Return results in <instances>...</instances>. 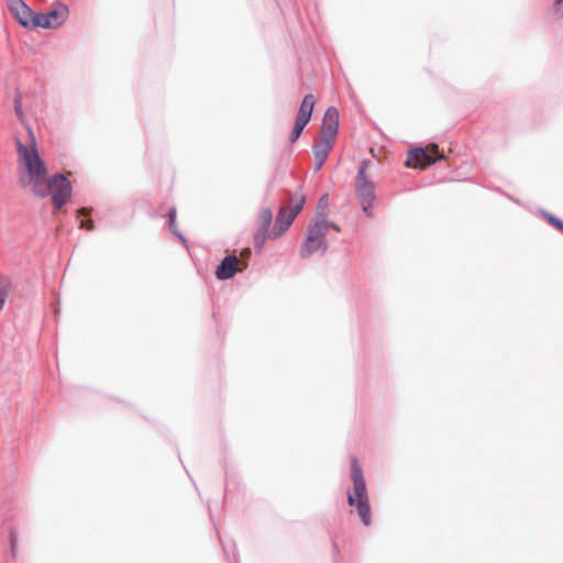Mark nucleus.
I'll return each instance as SVG.
<instances>
[{
  "label": "nucleus",
  "instance_id": "8",
  "mask_svg": "<svg viewBox=\"0 0 563 563\" xmlns=\"http://www.w3.org/2000/svg\"><path fill=\"white\" fill-rule=\"evenodd\" d=\"M333 140L319 136L313 144V167L320 170L325 163L333 145Z\"/></svg>",
  "mask_w": 563,
  "mask_h": 563
},
{
  "label": "nucleus",
  "instance_id": "23",
  "mask_svg": "<svg viewBox=\"0 0 563 563\" xmlns=\"http://www.w3.org/2000/svg\"><path fill=\"white\" fill-rule=\"evenodd\" d=\"M15 543L12 541V551H14Z\"/></svg>",
  "mask_w": 563,
  "mask_h": 563
},
{
  "label": "nucleus",
  "instance_id": "3",
  "mask_svg": "<svg viewBox=\"0 0 563 563\" xmlns=\"http://www.w3.org/2000/svg\"><path fill=\"white\" fill-rule=\"evenodd\" d=\"M306 203V196L296 192L291 196L286 206L282 207L277 213L274 228L268 234L269 239H276L285 233L292 224L296 217L300 213Z\"/></svg>",
  "mask_w": 563,
  "mask_h": 563
},
{
  "label": "nucleus",
  "instance_id": "16",
  "mask_svg": "<svg viewBox=\"0 0 563 563\" xmlns=\"http://www.w3.org/2000/svg\"><path fill=\"white\" fill-rule=\"evenodd\" d=\"M8 295V283L0 278V311L2 310Z\"/></svg>",
  "mask_w": 563,
  "mask_h": 563
},
{
  "label": "nucleus",
  "instance_id": "4",
  "mask_svg": "<svg viewBox=\"0 0 563 563\" xmlns=\"http://www.w3.org/2000/svg\"><path fill=\"white\" fill-rule=\"evenodd\" d=\"M67 15L68 10L62 4L45 13L33 12L27 27L55 29L66 21Z\"/></svg>",
  "mask_w": 563,
  "mask_h": 563
},
{
  "label": "nucleus",
  "instance_id": "22",
  "mask_svg": "<svg viewBox=\"0 0 563 563\" xmlns=\"http://www.w3.org/2000/svg\"><path fill=\"white\" fill-rule=\"evenodd\" d=\"M347 503L352 506V493L347 492Z\"/></svg>",
  "mask_w": 563,
  "mask_h": 563
},
{
  "label": "nucleus",
  "instance_id": "14",
  "mask_svg": "<svg viewBox=\"0 0 563 563\" xmlns=\"http://www.w3.org/2000/svg\"><path fill=\"white\" fill-rule=\"evenodd\" d=\"M329 207V196L323 195L318 202L317 206V213L312 221H318L320 219L321 221H328L325 219L327 209Z\"/></svg>",
  "mask_w": 563,
  "mask_h": 563
},
{
  "label": "nucleus",
  "instance_id": "11",
  "mask_svg": "<svg viewBox=\"0 0 563 563\" xmlns=\"http://www.w3.org/2000/svg\"><path fill=\"white\" fill-rule=\"evenodd\" d=\"M339 125V112L335 108H329L324 114L320 136L335 140Z\"/></svg>",
  "mask_w": 563,
  "mask_h": 563
},
{
  "label": "nucleus",
  "instance_id": "17",
  "mask_svg": "<svg viewBox=\"0 0 563 563\" xmlns=\"http://www.w3.org/2000/svg\"><path fill=\"white\" fill-rule=\"evenodd\" d=\"M79 228L86 229L88 231H92L95 229L93 221L91 219L80 220Z\"/></svg>",
  "mask_w": 563,
  "mask_h": 563
},
{
  "label": "nucleus",
  "instance_id": "1",
  "mask_svg": "<svg viewBox=\"0 0 563 563\" xmlns=\"http://www.w3.org/2000/svg\"><path fill=\"white\" fill-rule=\"evenodd\" d=\"M29 143L16 140L18 175L22 188L40 198L52 196L56 210H60L71 196V185L63 174L47 177L48 170L36 147L32 129L26 125Z\"/></svg>",
  "mask_w": 563,
  "mask_h": 563
},
{
  "label": "nucleus",
  "instance_id": "2",
  "mask_svg": "<svg viewBox=\"0 0 563 563\" xmlns=\"http://www.w3.org/2000/svg\"><path fill=\"white\" fill-rule=\"evenodd\" d=\"M329 229H333L338 232L341 231L335 223L329 221L318 219V221L310 222L307 228L306 238L300 246V256L302 258H309L317 252L324 253L327 251L328 244L325 242V234Z\"/></svg>",
  "mask_w": 563,
  "mask_h": 563
},
{
  "label": "nucleus",
  "instance_id": "19",
  "mask_svg": "<svg viewBox=\"0 0 563 563\" xmlns=\"http://www.w3.org/2000/svg\"><path fill=\"white\" fill-rule=\"evenodd\" d=\"M169 225H170V228H174V225H175V212L174 211H170V213H169Z\"/></svg>",
  "mask_w": 563,
  "mask_h": 563
},
{
  "label": "nucleus",
  "instance_id": "13",
  "mask_svg": "<svg viewBox=\"0 0 563 563\" xmlns=\"http://www.w3.org/2000/svg\"><path fill=\"white\" fill-rule=\"evenodd\" d=\"M272 220H273V212L271 209H263L260 212L257 222H258V230H260L261 236L257 235L255 238L256 243H258V241H260V243L263 244L264 240L266 238H268V234L271 233L269 227H271Z\"/></svg>",
  "mask_w": 563,
  "mask_h": 563
},
{
  "label": "nucleus",
  "instance_id": "7",
  "mask_svg": "<svg viewBox=\"0 0 563 563\" xmlns=\"http://www.w3.org/2000/svg\"><path fill=\"white\" fill-rule=\"evenodd\" d=\"M313 107H314V97L313 95L309 93V95H306L301 104H300V108H299V111H298V114H297V118H296V121H295V124H294V129L291 131V134H290V141L291 142H295L298 140V137L300 136L303 128L307 125V123L310 121V118H311V114H312V111H313Z\"/></svg>",
  "mask_w": 563,
  "mask_h": 563
},
{
  "label": "nucleus",
  "instance_id": "12",
  "mask_svg": "<svg viewBox=\"0 0 563 563\" xmlns=\"http://www.w3.org/2000/svg\"><path fill=\"white\" fill-rule=\"evenodd\" d=\"M8 9L15 16L19 23L29 26L33 11L22 0H8Z\"/></svg>",
  "mask_w": 563,
  "mask_h": 563
},
{
  "label": "nucleus",
  "instance_id": "10",
  "mask_svg": "<svg viewBox=\"0 0 563 563\" xmlns=\"http://www.w3.org/2000/svg\"><path fill=\"white\" fill-rule=\"evenodd\" d=\"M242 263L235 255L225 256L221 264L216 269V276L218 279H229L235 275L236 272L242 271L244 266H240Z\"/></svg>",
  "mask_w": 563,
  "mask_h": 563
},
{
  "label": "nucleus",
  "instance_id": "5",
  "mask_svg": "<svg viewBox=\"0 0 563 563\" xmlns=\"http://www.w3.org/2000/svg\"><path fill=\"white\" fill-rule=\"evenodd\" d=\"M439 158H442V155L438 154V145L430 144L427 147H416L409 151L406 165L408 167L424 168Z\"/></svg>",
  "mask_w": 563,
  "mask_h": 563
},
{
  "label": "nucleus",
  "instance_id": "15",
  "mask_svg": "<svg viewBox=\"0 0 563 563\" xmlns=\"http://www.w3.org/2000/svg\"><path fill=\"white\" fill-rule=\"evenodd\" d=\"M14 111H15V114L18 117V119L20 120V122L22 124H26V119H25V114L22 110V104H21V98L20 96H16L14 98Z\"/></svg>",
  "mask_w": 563,
  "mask_h": 563
},
{
  "label": "nucleus",
  "instance_id": "18",
  "mask_svg": "<svg viewBox=\"0 0 563 563\" xmlns=\"http://www.w3.org/2000/svg\"><path fill=\"white\" fill-rule=\"evenodd\" d=\"M90 212H91V210H90V209H88V208H81V209H79V210H78V216H85V217H86V216H89V214H90Z\"/></svg>",
  "mask_w": 563,
  "mask_h": 563
},
{
  "label": "nucleus",
  "instance_id": "6",
  "mask_svg": "<svg viewBox=\"0 0 563 563\" xmlns=\"http://www.w3.org/2000/svg\"><path fill=\"white\" fill-rule=\"evenodd\" d=\"M354 495L357 500V514L365 526L371 523V508L365 492V482L358 474V470L354 466Z\"/></svg>",
  "mask_w": 563,
  "mask_h": 563
},
{
  "label": "nucleus",
  "instance_id": "9",
  "mask_svg": "<svg viewBox=\"0 0 563 563\" xmlns=\"http://www.w3.org/2000/svg\"><path fill=\"white\" fill-rule=\"evenodd\" d=\"M367 164L363 163L360 172H358V197L361 199V203L363 207V210L366 212L368 210V207L371 206V201L373 200V185L369 183L365 177V169Z\"/></svg>",
  "mask_w": 563,
  "mask_h": 563
},
{
  "label": "nucleus",
  "instance_id": "21",
  "mask_svg": "<svg viewBox=\"0 0 563 563\" xmlns=\"http://www.w3.org/2000/svg\"><path fill=\"white\" fill-rule=\"evenodd\" d=\"M250 254H251V251L249 249H246V250L242 251L241 257L246 258V257H249Z\"/></svg>",
  "mask_w": 563,
  "mask_h": 563
},
{
  "label": "nucleus",
  "instance_id": "20",
  "mask_svg": "<svg viewBox=\"0 0 563 563\" xmlns=\"http://www.w3.org/2000/svg\"><path fill=\"white\" fill-rule=\"evenodd\" d=\"M550 220L555 224V227L563 231V222H561L560 220H555L553 218H551Z\"/></svg>",
  "mask_w": 563,
  "mask_h": 563
}]
</instances>
